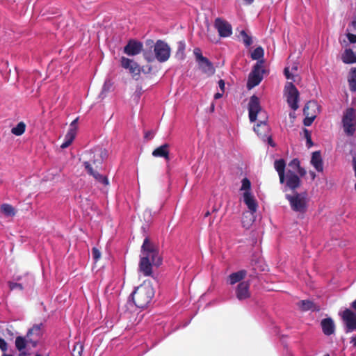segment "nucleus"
I'll return each instance as SVG.
<instances>
[{
	"mask_svg": "<svg viewBox=\"0 0 356 356\" xmlns=\"http://www.w3.org/2000/svg\"><path fill=\"white\" fill-rule=\"evenodd\" d=\"M163 257L158 245L146 237L141 246L139 270L144 276H152V267L162 265Z\"/></svg>",
	"mask_w": 356,
	"mask_h": 356,
	"instance_id": "f257e3e1",
	"label": "nucleus"
},
{
	"mask_svg": "<svg viewBox=\"0 0 356 356\" xmlns=\"http://www.w3.org/2000/svg\"><path fill=\"white\" fill-rule=\"evenodd\" d=\"M154 296V289L149 284H143L138 286L130 294L129 302L133 301L138 308H145L151 302Z\"/></svg>",
	"mask_w": 356,
	"mask_h": 356,
	"instance_id": "f03ea898",
	"label": "nucleus"
},
{
	"mask_svg": "<svg viewBox=\"0 0 356 356\" xmlns=\"http://www.w3.org/2000/svg\"><path fill=\"white\" fill-rule=\"evenodd\" d=\"M171 54V49L170 46L164 41L159 40L154 46V54L151 51H145L143 56L145 59L152 63L157 60L160 63L167 61Z\"/></svg>",
	"mask_w": 356,
	"mask_h": 356,
	"instance_id": "7ed1b4c3",
	"label": "nucleus"
},
{
	"mask_svg": "<svg viewBox=\"0 0 356 356\" xmlns=\"http://www.w3.org/2000/svg\"><path fill=\"white\" fill-rule=\"evenodd\" d=\"M285 198L289 201L292 211L304 213L307 210L308 195L307 192H294L292 195L286 194Z\"/></svg>",
	"mask_w": 356,
	"mask_h": 356,
	"instance_id": "20e7f679",
	"label": "nucleus"
},
{
	"mask_svg": "<svg viewBox=\"0 0 356 356\" xmlns=\"http://www.w3.org/2000/svg\"><path fill=\"white\" fill-rule=\"evenodd\" d=\"M284 95L289 107L296 111L298 108L300 93L293 82H287L284 86Z\"/></svg>",
	"mask_w": 356,
	"mask_h": 356,
	"instance_id": "39448f33",
	"label": "nucleus"
},
{
	"mask_svg": "<svg viewBox=\"0 0 356 356\" xmlns=\"http://www.w3.org/2000/svg\"><path fill=\"white\" fill-rule=\"evenodd\" d=\"M343 326L344 332L348 334L356 332V314L350 309H345L339 312Z\"/></svg>",
	"mask_w": 356,
	"mask_h": 356,
	"instance_id": "423d86ee",
	"label": "nucleus"
},
{
	"mask_svg": "<svg viewBox=\"0 0 356 356\" xmlns=\"http://www.w3.org/2000/svg\"><path fill=\"white\" fill-rule=\"evenodd\" d=\"M108 152L106 149L102 147H95L90 152V161L91 166L94 169L101 170L102 168L103 161L107 158Z\"/></svg>",
	"mask_w": 356,
	"mask_h": 356,
	"instance_id": "0eeeda50",
	"label": "nucleus"
},
{
	"mask_svg": "<svg viewBox=\"0 0 356 356\" xmlns=\"http://www.w3.org/2000/svg\"><path fill=\"white\" fill-rule=\"evenodd\" d=\"M301 180L298 174L295 173L293 170H286L285 180L283 188L284 192L291 190L293 193L296 192V190L300 186Z\"/></svg>",
	"mask_w": 356,
	"mask_h": 356,
	"instance_id": "6e6552de",
	"label": "nucleus"
},
{
	"mask_svg": "<svg viewBox=\"0 0 356 356\" xmlns=\"http://www.w3.org/2000/svg\"><path fill=\"white\" fill-rule=\"evenodd\" d=\"M248 109L249 119L251 122H254L257 120L258 114L260 115L261 118H262L261 106L260 105L259 99L257 95H253L250 97Z\"/></svg>",
	"mask_w": 356,
	"mask_h": 356,
	"instance_id": "1a4fd4ad",
	"label": "nucleus"
},
{
	"mask_svg": "<svg viewBox=\"0 0 356 356\" xmlns=\"http://www.w3.org/2000/svg\"><path fill=\"white\" fill-rule=\"evenodd\" d=\"M42 323L35 324L32 327L29 329L26 333V337L31 346L35 348L38 346L40 337L42 336Z\"/></svg>",
	"mask_w": 356,
	"mask_h": 356,
	"instance_id": "9d476101",
	"label": "nucleus"
},
{
	"mask_svg": "<svg viewBox=\"0 0 356 356\" xmlns=\"http://www.w3.org/2000/svg\"><path fill=\"white\" fill-rule=\"evenodd\" d=\"M266 68H253L252 72L249 74L247 88L250 90L258 86L263 79V74L266 72Z\"/></svg>",
	"mask_w": 356,
	"mask_h": 356,
	"instance_id": "9b49d317",
	"label": "nucleus"
},
{
	"mask_svg": "<svg viewBox=\"0 0 356 356\" xmlns=\"http://www.w3.org/2000/svg\"><path fill=\"white\" fill-rule=\"evenodd\" d=\"M354 118L353 109H348L342 118V124L344 132L349 136H353L355 129L353 123Z\"/></svg>",
	"mask_w": 356,
	"mask_h": 356,
	"instance_id": "f8f14e48",
	"label": "nucleus"
},
{
	"mask_svg": "<svg viewBox=\"0 0 356 356\" xmlns=\"http://www.w3.org/2000/svg\"><path fill=\"white\" fill-rule=\"evenodd\" d=\"M250 286L248 281H243L237 284L234 291L235 296L239 301L242 302L250 298Z\"/></svg>",
	"mask_w": 356,
	"mask_h": 356,
	"instance_id": "ddd939ff",
	"label": "nucleus"
},
{
	"mask_svg": "<svg viewBox=\"0 0 356 356\" xmlns=\"http://www.w3.org/2000/svg\"><path fill=\"white\" fill-rule=\"evenodd\" d=\"M214 26L217 29L220 37H229L232 33L231 24L221 18L216 19Z\"/></svg>",
	"mask_w": 356,
	"mask_h": 356,
	"instance_id": "4468645a",
	"label": "nucleus"
},
{
	"mask_svg": "<svg viewBox=\"0 0 356 356\" xmlns=\"http://www.w3.org/2000/svg\"><path fill=\"white\" fill-rule=\"evenodd\" d=\"M143 48L141 42L136 40H129L124 47V53L128 56H136L139 54Z\"/></svg>",
	"mask_w": 356,
	"mask_h": 356,
	"instance_id": "2eb2a0df",
	"label": "nucleus"
},
{
	"mask_svg": "<svg viewBox=\"0 0 356 356\" xmlns=\"http://www.w3.org/2000/svg\"><path fill=\"white\" fill-rule=\"evenodd\" d=\"M83 164L88 174L92 176L97 181L104 186L108 185L109 181L108 178L100 174L98 172L99 170L94 169V168L91 166L90 161H84Z\"/></svg>",
	"mask_w": 356,
	"mask_h": 356,
	"instance_id": "dca6fc26",
	"label": "nucleus"
},
{
	"mask_svg": "<svg viewBox=\"0 0 356 356\" xmlns=\"http://www.w3.org/2000/svg\"><path fill=\"white\" fill-rule=\"evenodd\" d=\"M243 202L248 207L251 214H254L257 209V202L250 191L243 193Z\"/></svg>",
	"mask_w": 356,
	"mask_h": 356,
	"instance_id": "f3484780",
	"label": "nucleus"
},
{
	"mask_svg": "<svg viewBox=\"0 0 356 356\" xmlns=\"http://www.w3.org/2000/svg\"><path fill=\"white\" fill-rule=\"evenodd\" d=\"M27 279V282L26 284L23 283H17L13 282H8V286L11 291L15 289L23 290L26 288H31L33 285L34 278L32 275L27 274L26 275Z\"/></svg>",
	"mask_w": 356,
	"mask_h": 356,
	"instance_id": "a211bd4d",
	"label": "nucleus"
},
{
	"mask_svg": "<svg viewBox=\"0 0 356 356\" xmlns=\"http://www.w3.org/2000/svg\"><path fill=\"white\" fill-rule=\"evenodd\" d=\"M310 163L317 172L323 171V161L320 151H315L312 154Z\"/></svg>",
	"mask_w": 356,
	"mask_h": 356,
	"instance_id": "6ab92c4d",
	"label": "nucleus"
},
{
	"mask_svg": "<svg viewBox=\"0 0 356 356\" xmlns=\"http://www.w3.org/2000/svg\"><path fill=\"white\" fill-rule=\"evenodd\" d=\"M247 275V270L242 269L236 272L231 273L227 278V284L234 285L236 283L243 282V280Z\"/></svg>",
	"mask_w": 356,
	"mask_h": 356,
	"instance_id": "aec40b11",
	"label": "nucleus"
},
{
	"mask_svg": "<svg viewBox=\"0 0 356 356\" xmlns=\"http://www.w3.org/2000/svg\"><path fill=\"white\" fill-rule=\"evenodd\" d=\"M311 107H314V108L316 107V104L315 102H307L305 105L304 108H303V114L305 115V118L303 120V124L306 127L310 126L313 123L314 120L316 118V115H312L311 116H309V109Z\"/></svg>",
	"mask_w": 356,
	"mask_h": 356,
	"instance_id": "412c9836",
	"label": "nucleus"
},
{
	"mask_svg": "<svg viewBox=\"0 0 356 356\" xmlns=\"http://www.w3.org/2000/svg\"><path fill=\"white\" fill-rule=\"evenodd\" d=\"M323 332L326 336H330L334 333L335 325L333 320L328 317L323 318L321 322Z\"/></svg>",
	"mask_w": 356,
	"mask_h": 356,
	"instance_id": "4be33fe9",
	"label": "nucleus"
},
{
	"mask_svg": "<svg viewBox=\"0 0 356 356\" xmlns=\"http://www.w3.org/2000/svg\"><path fill=\"white\" fill-rule=\"evenodd\" d=\"M169 144L164 143L161 146L156 147L152 152V156L154 157L163 158L166 161L170 160V151H169Z\"/></svg>",
	"mask_w": 356,
	"mask_h": 356,
	"instance_id": "5701e85b",
	"label": "nucleus"
},
{
	"mask_svg": "<svg viewBox=\"0 0 356 356\" xmlns=\"http://www.w3.org/2000/svg\"><path fill=\"white\" fill-rule=\"evenodd\" d=\"M297 305L302 312H319L321 309L318 305L309 300H300L298 302Z\"/></svg>",
	"mask_w": 356,
	"mask_h": 356,
	"instance_id": "b1692460",
	"label": "nucleus"
},
{
	"mask_svg": "<svg viewBox=\"0 0 356 356\" xmlns=\"http://www.w3.org/2000/svg\"><path fill=\"white\" fill-rule=\"evenodd\" d=\"M274 168L279 175L280 184H284L286 175V163L283 159H277L274 162Z\"/></svg>",
	"mask_w": 356,
	"mask_h": 356,
	"instance_id": "393cba45",
	"label": "nucleus"
},
{
	"mask_svg": "<svg viewBox=\"0 0 356 356\" xmlns=\"http://www.w3.org/2000/svg\"><path fill=\"white\" fill-rule=\"evenodd\" d=\"M341 59L346 64L356 63V49L352 48L346 49L341 54Z\"/></svg>",
	"mask_w": 356,
	"mask_h": 356,
	"instance_id": "a878e982",
	"label": "nucleus"
},
{
	"mask_svg": "<svg viewBox=\"0 0 356 356\" xmlns=\"http://www.w3.org/2000/svg\"><path fill=\"white\" fill-rule=\"evenodd\" d=\"M286 170H293L295 173L298 174L300 177L306 175L305 169L300 166V161L298 159H293L289 163Z\"/></svg>",
	"mask_w": 356,
	"mask_h": 356,
	"instance_id": "bb28decb",
	"label": "nucleus"
},
{
	"mask_svg": "<svg viewBox=\"0 0 356 356\" xmlns=\"http://www.w3.org/2000/svg\"><path fill=\"white\" fill-rule=\"evenodd\" d=\"M193 54L195 58L196 61L197 62L199 65L204 66V67H210L212 65V63L209 60V59L204 56H203L200 49L195 48L193 50Z\"/></svg>",
	"mask_w": 356,
	"mask_h": 356,
	"instance_id": "cd10ccee",
	"label": "nucleus"
},
{
	"mask_svg": "<svg viewBox=\"0 0 356 356\" xmlns=\"http://www.w3.org/2000/svg\"><path fill=\"white\" fill-rule=\"evenodd\" d=\"M128 70V73L133 77L134 79L138 81L140 77L141 72L144 75L148 74L152 68H125Z\"/></svg>",
	"mask_w": 356,
	"mask_h": 356,
	"instance_id": "c85d7f7f",
	"label": "nucleus"
},
{
	"mask_svg": "<svg viewBox=\"0 0 356 356\" xmlns=\"http://www.w3.org/2000/svg\"><path fill=\"white\" fill-rule=\"evenodd\" d=\"M113 90V82L109 77L105 79L102 91L99 95V97L102 99H104L107 94Z\"/></svg>",
	"mask_w": 356,
	"mask_h": 356,
	"instance_id": "c756f323",
	"label": "nucleus"
},
{
	"mask_svg": "<svg viewBox=\"0 0 356 356\" xmlns=\"http://www.w3.org/2000/svg\"><path fill=\"white\" fill-rule=\"evenodd\" d=\"M186 44L184 41H179L177 43V51L175 56L177 60H184L185 58Z\"/></svg>",
	"mask_w": 356,
	"mask_h": 356,
	"instance_id": "7c9ffc66",
	"label": "nucleus"
},
{
	"mask_svg": "<svg viewBox=\"0 0 356 356\" xmlns=\"http://www.w3.org/2000/svg\"><path fill=\"white\" fill-rule=\"evenodd\" d=\"M350 90L353 92H356V68H351L348 76Z\"/></svg>",
	"mask_w": 356,
	"mask_h": 356,
	"instance_id": "2f4dec72",
	"label": "nucleus"
},
{
	"mask_svg": "<svg viewBox=\"0 0 356 356\" xmlns=\"http://www.w3.org/2000/svg\"><path fill=\"white\" fill-rule=\"evenodd\" d=\"M27 343H29V342L26 335L25 337L18 336L15 339V347L19 351L24 350Z\"/></svg>",
	"mask_w": 356,
	"mask_h": 356,
	"instance_id": "473e14b6",
	"label": "nucleus"
},
{
	"mask_svg": "<svg viewBox=\"0 0 356 356\" xmlns=\"http://www.w3.org/2000/svg\"><path fill=\"white\" fill-rule=\"evenodd\" d=\"M1 210L7 217H13L16 213L14 207L12 205L6 203H3L1 205Z\"/></svg>",
	"mask_w": 356,
	"mask_h": 356,
	"instance_id": "72a5a7b5",
	"label": "nucleus"
},
{
	"mask_svg": "<svg viewBox=\"0 0 356 356\" xmlns=\"http://www.w3.org/2000/svg\"><path fill=\"white\" fill-rule=\"evenodd\" d=\"M260 129H262L264 132L268 130V126L266 123V118L264 117L261 120H259L256 126L254 127V131L257 134V135H261L260 132Z\"/></svg>",
	"mask_w": 356,
	"mask_h": 356,
	"instance_id": "f704fd0d",
	"label": "nucleus"
},
{
	"mask_svg": "<svg viewBox=\"0 0 356 356\" xmlns=\"http://www.w3.org/2000/svg\"><path fill=\"white\" fill-rule=\"evenodd\" d=\"M26 129V124L24 122H19L17 124L11 129V133L17 136L22 135Z\"/></svg>",
	"mask_w": 356,
	"mask_h": 356,
	"instance_id": "c9c22d12",
	"label": "nucleus"
},
{
	"mask_svg": "<svg viewBox=\"0 0 356 356\" xmlns=\"http://www.w3.org/2000/svg\"><path fill=\"white\" fill-rule=\"evenodd\" d=\"M239 37L241 38L243 43L246 46H250L252 44V38L250 35H248V33L244 30H242L241 31H240Z\"/></svg>",
	"mask_w": 356,
	"mask_h": 356,
	"instance_id": "e433bc0d",
	"label": "nucleus"
},
{
	"mask_svg": "<svg viewBox=\"0 0 356 356\" xmlns=\"http://www.w3.org/2000/svg\"><path fill=\"white\" fill-rule=\"evenodd\" d=\"M264 56V49L261 47L256 48L251 54V57L254 60H259Z\"/></svg>",
	"mask_w": 356,
	"mask_h": 356,
	"instance_id": "4c0bfd02",
	"label": "nucleus"
},
{
	"mask_svg": "<svg viewBox=\"0 0 356 356\" xmlns=\"http://www.w3.org/2000/svg\"><path fill=\"white\" fill-rule=\"evenodd\" d=\"M304 136L306 139V145L308 148L313 146L314 143L312 140L311 132L306 128L303 129Z\"/></svg>",
	"mask_w": 356,
	"mask_h": 356,
	"instance_id": "58836bf2",
	"label": "nucleus"
},
{
	"mask_svg": "<svg viewBox=\"0 0 356 356\" xmlns=\"http://www.w3.org/2000/svg\"><path fill=\"white\" fill-rule=\"evenodd\" d=\"M143 91V90L142 86L140 85H138L136 86V91L134 92V93L132 96L133 99L136 103H138V102L140 99V97L142 95Z\"/></svg>",
	"mask_w": 356,
	"mask_h": 356,
	"instance_id": "ea45409f",
	"label": "nucleus"
},
{
	"mask_svg": "<svg viewBox=\"0 0 356 356\" xmlns=\"http://www.w3.org/2000/svg\"><path fill=\"white\" fill-rule=\"evenodd\" d=\"M76 134V131L75 128L70 129L65 136V138L70 141V143H72L75 138Z\"/></svg>",
	"mask_w": 356,
	"mask_h": 356,
	"instance_id": "a19ab883",
	"label": "nucleus"
},
{
	"mask_svg": "<svg viewBox=\"0 0 356 356\" xmlns=\"http://www.w3.org/2000/svg\"><path fill=\"white\" fill-rule=\"evenodd\" d=\"M241 184V190L244 191V192L250 191L251 183L248 178H243Z\"/></svg>",
	"mask_w": 356,
	"mask_h": 356,
	"instance_id": "79ce46f5",
	"label": "nucleus"
},
{
	"mask_svg": "<svg viewBox=\"0 0 356 356\" xmlns=\"http://www.w3.org/2000/svg\"><path fill=\"white\" fill-rule=\"evenodd\" d=\"M346 37L350 44H353V48L356 49V35L351 33H347Z\"/></svg>",
	"mask_w": 356,
	"mask_h": 356,
	"instance_id": "37998d69",
	"label": "nucleus"
},
{
	"mask_svg": "<svg viewBox=\"0 0 356 356\" xmlns=\"http://www.w3.org/2000/svg\"><path fill=\"white\" fill-rule=\"evenodd\" d=\"M92 255L93 259L95 261H97L101 257V252L99 250L98 248L93 247L92 248Z\"/></svg>",
	"mask_w": 356,
	"mask_h": 356,
	"instance_id": "c03bdc74",
	"label": "nucleus"
},
{
	"mask_svg": "<svg viewBox=\"0 0 356 356\" xmlns=\"http://www.w3.org/2000/svg\"><path fill=\"white\" fill-rule=\"evenodd\" d=\"M284 74L286 79L291 80L292 81H296L295 76L290 72V68H284Z\"/></svg>",
	"mask_w": 356,
	"mask_h": 356,
	"instance_id": "a18cd8bd",
	"label": "nucleus"
},
{
	"mask_svg": "<svg viewBox=\"0 0 356 356\" xmlns=\"http://www.w3.org/2000/svg\"><path fill=\"white\" fill-rule=\"evenodd\" d=\"M132 63L133 60L129 58L122 57L121 59V64L122 67H131Z\"/></svg>",
	"mask_w": 356,
	"mask_h": 356,
	"instance_id": "49530a36",
	"label": "nucleus"
},
{
	"mask_svg": "<svg viewBox=\"0 0 356 356\" xmlns=\"http://www.w3.org/2000/svg\"><path fill=\"white\" fill-rule=\"evenodd\" d=\"M348 31H356V15H355L350 23Z\"/></svg>",
	"mask_w": 356,
	"mask_h": 356,
	"instance_id": "de8ad7c7",
	"label": "nucleus"
},
{
	"mask_svg": "<svg viewBox=\"0 0 356 356\" xmlns=\"http://www.w3.org/2000/svg\"><path fill=\"white\" fill-rule=\"evenodd\" d=\"M0 349L3 352H6L8 349L7 342L1 337H0Z\"/></svg>",
	"mask_w": 356,
	"mask_h": 356,
	"instance_id": "09e8293b",
	"label": "nucleus"
},
{
	"mask_svg": "<svg viewBox=\"0 0 356 356\" xmlns=\"http://www.w3.org/2000/svg\"><path fill=\"white\" fill-rule=\"evenodd\" d=\"M78 348L79 350H78V355L79 356H81V353L83 351V346L81 343H76L75 346H74V348L73 349V352H74L76 350V349Z\"/></svg>",
	"mask_w": 356,
	"mask_h": 356,
	"instance_id": "8fccbe9b",
	"label": "nucleus"
},
{
	"mask_svg": "<svg viewBox=\"0 0 356 356\" xmlns=\"http://www.w3.org/2000/svg\"><path fill=\"white\" fill-rule=\"evenodd\" d=\"M218 86L220 89L221 91H222V92H225V82L223 79H220L218 82Z\"/></svg>",
	"mask_w": 356,
	"mask_h": 356,
	"instance_id": "3c124183",
	"label": "nucleus"
},
{
	"mask_svg": "<svg viewBox=\"0 0 356 356\" xmlns=\"http://www.w3.org/2000/svg\"><path fill=\"white\" fill-rule=\"evenodd\" d=\"M71 144H72V143H70V141H68L67 139L64 138V141L61 144L60 147L62 149H65V148L68 147Z\"/></svg>",
	"mask_w": 356,
	"mask_h": 356,
	"instance_id": "603ef678",
	"label": "nucleus"
},
{
	"mask_svg": "<svg viewBox=\"0 0 356 356\" xmlns=\"http://www.w3.org/2000/svg\"><path fill=\"white\" fill-rule=\"evenodd\" d=\"M350 343L352 344L353 347L356 348V334L351 337Z\"/></svg>",
	"mask_w": 356,
	"mask_h": 356,
	"instance_id": "864d4df0",
	"label": "nucleus"
},
{
	"mask_svg": "<svg viewBox=\"0 0 356 356\" xmlns=\"http://www.w3.org/2000/svg\"><path fill=\"white\" fill-rule=\"evenodd\" d=\"M220 207H221V202H220L218 204L213 205L212 207V212L218 211L219 210V209L220 208Z\"/></svg>",
	"mask_w": 356,
	"mask_h": 356,
	"instance_id": "5fc2aeb1",
	"label": "nucleus"
},
{
	"mask_svg": "<svg viewBox=\"0 0 356 356\" xmlns=\"http://www.w3.org/2000/svg\"><path fill=\"white\" fill-rule=\"evenodd\" d=\"M77 122H78V118H76L75 120H74L71 122L70 129L75 128V129H76V124H77Z\"/></svg>",
	"mask_w": 356,
	"mask_h": 356,
	"instance_id": "6e6d98bb",
	"label": "nucleus"
},
{
	"mask_svg": "<svg viewBox=\"0 0 356 356\" xmlns=\"http://www.w3.org/2000/svg\"><path fill=\"white\" fill-rule=\"evenodd\" d=\"M223 93H224V92H222V91H221L220 92H216V93L214 95V99H220V98L222 97Z\"/></svg>",
	"mask_w": 356,
	"mask_h": 356,
	"instance_id": "4d7b16f0",
	"label": "nucleus"
},
{
	"mask_svg": "<svg viewBox=\"0 0 356 356\" xmlns=\"http://www.w3.org/2000/svg\"><path fill=\"white\" fill-rule=\"evenodd\" d=\"M267 139H268V145H270L271 147H274L275 146V143H273V140L271 136L267 137Z\"/></svg>",
	"mask_w": 356,
	"mask_h": 356,
	"instance_id": "13d9d810",
	"label": "nucleus"
},
{
	"mask_svg": "<svg viewBox=\"0 0 356 356\" xmlns=\"http://www.w3.org/2000/svg\"><path fill=\"white\" fill-rule=\"evenodd\" d=\"M351 307L356 311V299L351 303Z\"/></svg>",
	"mask_w": 356,
	"mask_h": 356,
	"instance_id": "bf43d9fd",
	"label": "nucleus"
},
{
	"mask_svg": "<svg viewBox=\"0 0 356 356\" xmlns=\"http://www.w3.org/2000/svg\"><path fill=\"white\" fill-rule=\"evenodd\" d=\"M310 175H311V177H312V179H315V177H316V174H315V172H310Z\"/></svg>",
	"mask_w": 356,
	"mask_h": 356,
	"instance_id": "052dcab7",
	"label": "nucleus"
},
{
	"mask_svg": "<svg viewBox=\"0 0 356 356\" xmlns=\"http://www.w3.org/2000/svg\"><path fill=\"white\" fill-rule=\"evenodd\" d=\"M214 109H215V105H214V104H213V103H212V104H211V111H212V112H213V111H214Z\"/></svg>",
	"mask_w": 356,
	"mask_h": 356,
	"instance_id": "680f3d73",
	"label": "nucleus"
},
{
	"mask_svg": "<svg viewBox=\"0 0 356 356\" xmlns=\"http://www.w3.org/2000/svg\"><path fill=\"white\" fill-rule=\"evenodd\" d=\"M246 3L250 4L253 2L254 0H243Z\"/></svg>",
	"mask_w": 356,
	"mask_h": 356,
	"instance_id": "e2e57ef3",
	"label": "nucleus"
},
{
	"mask_svg": "<svg viewBox=\"0 0 356 356\" xmlns=\"http://www.w3.org/2000/svg\"><path fill=\"white\" fill-rule=\"evenodd\" d=\"M210 215V211H207L204 215V217H207Z\"/></svg>",
	"mask_w": 356,
	"mask_h": 356,
	"instance_id": "0e129e2a",
	"label": "nucleus"
},
{
	"mask_svg": "<svg viewBox=\"0 0 356 356\" xmlns=\"http://www.w3.org/2000/svg\"><path fill=\"white\" fill-rule=\"evenodd\" d=\"M148 136H149V132H146V133L145 134V137L146 138H148Z\"/></svg>",
	"mask_w": 356,
	"mask_h": 356,
	"instance_id": "69168bd1",
	"label": "nucleus"
},
{
	"mask_svg": "<svg viewBox=\"0 0 356 356\" xmlns=\"http://www.w3.org/2000/svg\"><path fill=\"white\" fill-rule=\"evenodd\" d=\"M2 356H13L12 355H8V354H6V353H3L2 355Z\"/></svg>",
	"mask_w": 356,
	"mask_h": 356,
	"instance_id": "338daca9",
	"label": "nucleus"
},
{
	"mask_svg": "<svg viewBox=\"0 0 356 356\" xmlns=\"http://www.w3.org/2000/svg\"><path fill=\"white\" fill-rule=\"evenodd\" d=\"M35 356H41L40 354L37 353Z\"/></svg>",
	"mask_w": 356,
	"mask_h": 356,
	"instance_id": "774afa93",
	"label": "nucleus"
}]
</instances>
